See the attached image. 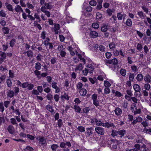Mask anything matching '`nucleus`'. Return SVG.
Listing matches in <instances>:
<instances>
[{"label":"nucleus","instance_id":"nucleus-1","mask_svg":"<svg viewBox=\"0 0 151 151\" xmlns=\"http://www.w3.org/2000/svg\"><path fill=\"white\" fill-rule=\"evenodd\" d=\"M71 146L70 142H61L60 145V147L62 148H63L62 151H70L69 148Z\"/></svg>","mask_w":151,"mask_h":151},{"label":"nucleus","instance_id":"nucleus-2","mask_svg":"<svg viewBox=\"0 0 151 151\" xmlns=\"http://www.w3.org/2000/svg\"><path fill=\"white\" fill-rule=\"evenodd\" d=\"M95 130L96 133L99 135H103L105 133L104 129L101 127H96Z\"/></svg>","mask_w":151,"mask_h":151},{"label":"nucleus","instance_id":"nucleus-3","mask_svg":"<svg viewBox=\"0 0 151 151\" xmlns=\"http://www.w3.org/2000/svg\"><path fill=\"white\" fill-rule=\"evenodd\" d=\"M50 39L48 37H47L46 40L44 41L43 43L46 47H47V46H49V49L52 50L53 48V46L52 43L50 42Z\"/></svg>","mask_w":151,"mask_h":151},{"label":"nucleus","instance_id":"nucleus-4","mask_svg":"<svg viewBox=\"0 0 151 151\" xmlns=\"http://www.w3.org/2000/svg\"><path fill=\"white\" fill-rule=\"evenodd\" d=\"M126 133V130L124 129H122L120 130H118V134L120 135V136L119 137L120 139V141L122 143L124 142V140L121 139H122L123 138H124V135Z\"/></svg>","mask_w":151,"mask_h":151},{"label":"nucleus","instance_id":"nucleus-5","mask_svg":"<svg viewBox=\"0 0 151 151\" xmlns=\"http://www.w3.org/2000/svg\"><path fill=\"white\" fill-rule=\"evenodd\" d=\"M86 68L90 73H92L94 70L93 65L91 62H89Z\"/></svg>","mask_w":151,"mask_h":151},{"label":"nucleus","instance_id":"nucleus-6","mask_svg":"<svg viewBox=\"0 0 151 151\" xmlns=\"http://www.w3.org/2000/svg\"><path fill=\"white\" fill-rule=\"evenodd\" d=\"M57 83L54 81H52L51 84L52 87L55 90V93H58L60 91V89L59 87L57 86Z\"/></svg>","mask_w":151,"mask_h":151},{"label":"nucleus","instance_id":"nucleus-7","mask_svg":"<svg viewBox=\"0 0 151 151\" xmlns=\"http://www.w3.org/2000/svg\"><path fill=\"white\" fill-rule=\"evenodd\" d=\"M110 141L111 142V144H112V148L114 149H116L117 147L116 143L118 145L119 141L115 139H111Z\"/></svg>","mask_w":151,"mask_h":151},{"label":"nucleus","instance_id":"nucleus-8","mask_svg":"<svg viewBox=\"0 0 151 151\" xmlns=\"http://www.w3.org/2000/svg\"><path fill=\"white\" fill-rule=\"evenodd\" d=\"M7 129L9 133L13 134L15 132V129L12 125H9L7 128Z\"/></svg>","mask_w":151,"mask_h":151},{"label":"nucleus","instance_id":"nucleus-9","mask_svg":"<svg viewBox=\"0 0 151 151\" xmlns=\"http://www.w3.org/2000/svg\"><path fill=\"white\" fill-rule=\"evenodd\" d=\"M114 111L115 112V115L116 116H120L122 113V110L118 107L116 108Z\"/></svg>","mask_w":151,"mask_h":151},{"label":"nucleus","instance_id":"nucleus-10","mask_svg":"<svg viewBox=\"0 0 151 151\" xmlns=\"http://www.w3.org/2000/svg\"><path fill=\"white\" fill-rule=\"evenodd\" d=\"M142 121V119L140 116L137 117L135 119L133 120L132 122V124L133 125H134L137 123V122H141Z\"/></svg>","mask_w":151,"mask_h":151},{"label":"nucleus","instance_id":"nucleus-11","mask_svg":"<svg viewBox=\"0 0 151 151\" xmlns=\"http://www.w3.org/2000/svg\"><path fill=\"white\" fill-rule=\"evenodd\" d=\"M86 129V133L88 136L89 137L92 135L93 134V129L92 127L90 128H87Z\"/></svg>","mask_w":151,"mask_h":151},{"label":"nucleus","instance_id":"nucleus-12","mask_svg":"<svg viewBox=\"0 0 151 151\" xmlns=\"http://www.w3.org/2000/svg\"><path fill=\"white\" fill-rule=\"evenodd\" d=\"M14 10L17 13L23 12V9L21 7V6L19 5H17L15 6Z\"/></svg>","mask_w":151,"mask_h":151},{"label":"nucleus","instance_id":"nucleus-13","mask_svg":"<svg viewBox=\"0 0 151 151\" xmlns=\"http://www.w3.org/2000/svg\"><path fill=\"white\" fill-rule=\"evenodd\" d=\"M106 127L108 129L109 128H114L115 127L114 124L111 122H106Z\"/></svg>","mask_w":151,"mask_h":151},{"label":"nucleus","instance_id":"nucleus-14","mask_svg":"<svg viewBox=\"0 0 151 151\" xmlns=\"http://www.w3.org/2000/svg\"><path fill=\"white\" fill-rule=\"evenodd\" d=\"M144 79L145 82L147 83H150L151 81V77L149 75H146Z\"/></svg>","mask_w":151,"mask_h":151},{"label":"nucleus","instance_id":"nucleus-15","mask_svg":"<svg viewBox=\"0 0 151 151\" xmlns=\"http://www.w3.org/2000/svg\"><path fill=\"white\" fill-rule=\"evenodd\" d=\"M133 88L135 92H140L141 88L139 85L137 84H135L133 86Z\"/></svg>","mask_w":151,"mask_h":151},{"label":"nucleus","instance_id":"nucleus-16","mask_svg":"<svg viewBox=\"0 0 151 151\" xmlns=\"http://www.w3.org/2000/svg\"><path fill=\"white\" fill-rule=\"evenodd\" d=\"M90 35L91 37L95 38L98 36V33L95 31H92L91 32Z\"/></svg>","mask_w":151,"mask_h":151},{"label":"nucleus","instance_id":"nucleus-17","mask_svg":"<svg viewBox=\"0 0 151 151\" xmlns=\"http://www.w3.org/2000/svg\"><path fill=\"white\" fill-rule=\"evenodd\" d=\"M5 5L6 8L9 11L11 12L13 11L14 9L13 8L12 5L6 2L5 3Z\"/></svg>","mask_w":151,"mask_h":151},{"label":"nucleus","instance_id":"nucleus-18","mask_svg":"<svg viewBox=\"0 0 151 151\" xmlns=\"http://www.w3.org/2000/svg\"><path fill=\"white\" fill-rule=\"evenodd\" d=\"M7 96L10 98L13 97L14 94V92L11 89L7 91Z\"/></svg>","mask_w":151,"mask_h":151},{"label":"nucleus","instance_id":"nucleus-19","mask_svg":"<svg viewBox=\"0 0 151 151\" xmlns=\"http://www.w3.org/2000/svg\"><path fill=\"white\" fill-rule=\"evenodd\" d=\"M83 68V66L82 64L79 63L76 66L75 68V70L77 71V70H81Z\"/></svg>","mask_w":151,"mask_h":151},{"label":"nucleus","instance_id":"nucleus-20","mask_svg":"<svg viewBox=\"0 0 151 151\" xmlns=\"http://www.w3.org/2000/svg\"><path fill=\"white\" fill-rule=\"evenodd\" d=\"M79 93L81 96H84L87 93V91L85 89H82L80 91Z\"/></svg>","mask_w":151,"mask_h":151},{"label":"nucleus","instance_id":"nucleus-21","mask_svg":"<svg viewBox=\"0 0 151 151\" xmlns=\"http://www.w3.org/2000/svg\"><path fill=\"white\" fill-rule=\"evenodd\" d=\"M134 147V148L132 149L133 151H140V145L139 144H136Z\"/></svg>","mask_w":151,"mask_h":151},{"label":"nucleus","instance_id":"nucleus-22","mask_svg":"<svg viewBox=\"0 0 151 151\" xmlns=\"http://www.w3.org/2000/svg\"><path fill=\"white\" fill-rule=\"evenodd\" d=\"M125 24L128 27H131L132 25V21L131 19H128L126 21Z\"/></svg>","mask_w":151,"mask_h":151},{"label":"nucleus","instance_id":"nucleus-23","mask_svg":"<svg viewBox=\"0 0 151 151\" xmlns=\"http://www.w3.org/2000/svg\"><path fill=\"white\" fill-rule=\"evenodd\" d=\"M2 30L4 34H8L9 32V29L6 27H4L2 28Z\"/></svg>","mask_w":151,"mask_h":151},{"label":"nucleus","instance_id":"nucleus-24","mask_svg":"<svg viewBox=\"0 0 151 151\" xmlns=\"http://www.w3.org/2000/svg\"><path fill=\"white\" fill-rule=\"evenodd\" d=\"M73 108L75 109L76 112L79 113H80L81 109L79 106L75 105L73 107Z\"/></svg>","mask_w":151,"mask_h":151},{"label":"nucleus","instance_id":"nucleus-25","mask_svg":"<svg viewBox=\"0 0 151 151\" xmlns=\"http://www.w3.org/2000/svg\"><path fill=\"white\" fill-rule=\"evenodd\" d=\"M109 46L110 49L114 50L116 47V45L114 42H112L109 44Z\"/></svg>","mask_w":151,"mask_h":151},{"label":"nucleus","instance_id":"nucleus-26","mask_svg":"<svg viewBox=\"0 0 151 151\" xmlns=\"http://www.w3.org/2000/svg\"><path fill=\"white\" fill-rule=\"evenodd\" d=\"M143 79V76L142 74L139 73L137 75L136 77V79L138 81H141Z\"/></svg>","mask_w":151,"mask_h":151},{"label":"nucleus","instance_id":"nucleus-27","mask_svg":"<svg viewBox=\"0 0 151 151\" xmlns=\"http://www.w3.org/2000/svg\"><path fill=\"white\" fill-rule=\"evenodd\" d=\"M34 26L36 27L39 30H41L42 29V28L40 24H38L37 22L35 21L33 23Z\"/></svg>","mask_w":151,"mask_h":151},{"label":"nucleus","instance_id":"nucleus-28","mask_svg":"<svg viewBox=\"0 0 151 151\" xmlns=\"http://www.w3.org/2000/svg\"><path fill=\"white\" fill-rule=\"evenodd\" d=\"M39 142L42 145H43L45 143L46 141L44 137H41L40 138Z\"/></svg>","mask_w":151,"mask_h":151},{"label":"nucleus","instance_id":"nucleus-29","mask_svg":"<svg viewBox=\"0 0 151 151\" xmlns=\"http://www.w3.org/2000/svg\"><path fill=\"white\" fill-rule=\"evenodd\" d=\"M118 134V130L117 131L116 130H112L111 131V135L113 137H114L115 136H117Z\"/></svg>","mask_w":151,"mask_h":151},{"label":"nucleus","instance_id":"nucleus-30","mask_svg":"<svg viewBox=\"0 0 151 151\" xmlns=\"http://www.w3.org/2000/svg\"><path fill=\"white\" fill-rule=\"evenodd\" d=\"M41 66V64L40 63L37 62L35 63V68L37 70H40Z\"/></svg>","mask_w":151,"mask_h":151},{"label":"nucleus","instance_id":"nucleus-31","mask_svg":"<svg viewBox=\"0 0 151 151\" xmlns=\"http://www.w3.org/2000/svg\"><path fill=\"white\" fill-rule=\"evenodd\" d=\"M45 5L46 8L47 9H50L52 7V6L51 4V3H45Z\"/></svg>","mask_w":151,"mask_h":151},{"label":"nucleus","instance_id":"nucleus-32","mask_svg":"<svg viewBox=\"0 0 151 151\" xmlns=\"http://www.w3.org/2000/svg\"><path fill=\"white\" fill-rule=\"evenodd\" d=\"M104 85L105 87L109 88L111 86V83L107 81H104Z\"/></svg>","mask_w":151,"mask_h":151},{"label":"nucleus","instance_id":"nucleus-33","mask_svg":"<svg viewBox=\"0 0 151 151\" xmlns=\"http://www.w3.org/2000/svg\"><path fill=\"white\" fill-rule=\"evenodd\" d=\"M6 77L4 75H2L0 76V88L1 87V84L4 82Z\"/></svg>","mask_w":151,"mask_h":151},{"label":"nucleus","instance_id":"nucleus-34","mask_svg":"<svg viewBox=\"0 0 151 151\" xmlns=\"http://www.w3.org/2000/svg\"><path fill=\"white\" fill-rule=\"evenodd\" d=\"M16 42V40L15 39H12L10 41L9 44L10 47H13L15 44Z\"/></svg>","mask_w":151,"mask_h":151},{"label":"nucleus","instance_id":"nucleus-35","mask_svg":"<svg viewBox=\"0 0 151 151\" xmlns=\"http://www.w3.org/2000/svg\"><path fill=\"white\" fill-rule=\"evenodd\" d=\"M134 77V73H131L129 76V81H133Z\"/></svg>","mask_w":151,"mask_h":151},{"label":"nucleus","instance_id":"nucleus-36","mask_svg":"<svg viewBox=\"0 0 151 151\" xmlns=\"http://www.w3.org/2000/svg\"><path fill=\"white\" fill-rule=\"evenodd\" d=\"M151 87L149 83H145L144 85V88L145 90L149 91Z\"/></svg>","mask_w":151,"mask_h":151},{"label":"nucleus","instance_id":"nucleus-37","mask_svg":"<svg viewBox=\"0 0 151 151\" xmlns=\"http://www.w3.org/2000/svg\"><path fill=\"white\" fill-rule=\"evenodd\" d=\"M6 83L8 87L11 88L12 85V82L11 80L9 79L6 80Z\"/></svg>","mask_w":151,"mask_h":151},{"label":"nucleus","instance_id":"nucleus-38","mask_svg":"<svg viewBox=\"0 0 151 151\" xmlns=\"http://www.w3.org/2000/svg\"><path fill=\"white\" fill-rule=\"evenodd\" d=\"M58 147V146L57 144H53L51 146V148L52 151H55Z\"/></svg>","mask_w":151,"mask_h":151},{"label":"nucleus","instance_id":"nucleus-39","mask_svg":"<svg viewBox=\"0 0 151 151\" xmlns=\"http://www.w3.org/2000/svg\"><path fill=\"white\" fill-rule=\"evenodd\" d=\"M117 17L119 20H122L123 18L122 14L121 12H118L117 13Z\"/></svg>","mask_w":151,"mask_h":151},{"label":"nucleus","instance_id":"nucleus-40","mask_svg":"<svg viewBox=\"0 0 151 151\" xmlns=\"http://www.w3.org/2000/svg\"><path fill=\"white\" fill-rule=\"evenodd\" d=\"M46 108L50 112H54V110L52 106L50 105H47L46 106Z\"/></svg>","mask_w":151,"mask_h":151},{"label":"nucleus","instance_id":"nucleus-41","mask_svg":"<svg viewBox=\"0 0 151 151\" xmlns=\"http://www.w3.org/2000/svg\"><path fill=\"white\" fill-rule=\"evenodd\" d=\"M77 129L81 132H83L85 131V128L82 126H78L77 128Z\"/></svg>","mask_w":151,"mask_h":151},{"label":"nucleus","instance_id":"nucleus-42","mask_svg":"<svg viewBox=\"0 0 151 151\" xmlns=\"http://www.w3.org/2000/svg\"><path fill=\"white\" fill-rule=\"evenodd\" d=\"M120 73L122 76H125L126 74V71L125 69L122 68L120 70Z\"/></svg>","mask_w":151,"mask_h":151},{"label":"nucleus","instance_id":"nucleus-43","mask_svg":"<svg viewBox=\"0 0 151 151\" xmlns=\"http://www.w3.org/2000/svg\"><path fill=\"white\" fill-rule=\"evenodd\" d=\"M78 89H81L83 87V84L81 82L78 83L76 85Z\"/></svg>","mask_w":151,"mask_h":151},{"label":"nucleus","instance_id":"nucleus-44","mask_svg":"<svg viewBox=\"0 0 151 151\" xmlns=\"http://www.w3.org/2000/svg\"><path fill=\"white\" fill-rule=\"evenodd\" d=\"M11 123L13 125H17L16 119L14 118H12L10 119Z\"/></svg>","mask_w":151,"mask_h":151},{"label":"nucleus","instance_id":"nucleus-45","mask_svg":"<svg viewBox=\"0 0 151 151\" xmlns=\"http://www.w3.org/2000/svg\"><path fill=\"white\" fill-rule=\"evenodd\" d=\"M26 53L27 54V55L29 57L31 58L33 56V53L31 50H28Z\"/></svg>","mask_w":151,"mask_h":151},{"label":"nucleus","instance_id":"nucleus-46","mask_svg":"<svg viewBox=\"0 0 151 151\" xmlns=\"http://www.w3.org/2000/svg\"><path fill=\"white\" fill-rule=\"evenodd\" d=\"M111 64L112 63L114 65H116L118 63V60L116 58L111 60Z\"/></svg>","mask_w":151,"mask_h":151},{"label":"nucleus","instance_id":"nucleus-47","mask_svg":"<svg viewBox=\"0 0 151 151\" xmlns=\"http://www.w3.org/2000/svg\"><path fill=\"white\" fill-rule=\"evenodd\" d=\"M58 50L59 52H60L63 50H65V48H64L63 46L62 45H58Z\"/></svg>","mask_w":151,"mask_h":151},{"label":"nucleus","instance_id":"nucleus-48","mask_svg":"<svg viewBox=\"0 0 151 151\" xmlns=\"http://www.w3.org/2000/svg\"><path fill=\"white\" fill-rule=\"evenodd\" d=\"M93 9V8L90 6H88L86 7L85 10L86 11L88 12H91Z\"/></svg>","mask_w":151,"mask_h":151},{"label":"nucleus","instance_id":"nucleus-49","mask_svg":"<svg viewBox=\"0 0 151 151\" xmlns=\"http://www.w3.org/2000/svg\"><path fill=\"white\" fill-rule=\"evenodd\" d=\"M101 31L102 32L107 31V27L106 25H103L101 28Z\"/></svg>","mask_w":151,"mask_h":151},{"label":"nucleus","instance_id":"nucleus-50","mask_svg":"<svg viewBox=\"0 0 151 151\" xmlns=\"http://www.w3.org/2000/svg\"><path fill=\"white\" fill-rule=\"evenodd\" d=\"M99 50L101 51L104 52L105 51L106 48L104 46L102 45H100L99 47Z\"/></svg>","mask_w":151,"mask_h":151},{"label":"nucleus","instance_id":"nucleus-51","mask_svg":"<svg viewBox=\"0 0 151 151\" xmlns=\"http://www.w3.org/2000/svg\"><path fill=\"white\" fill-rule=\"evenodd\" d=\"M89 110L90 109L88 107H86L84 108L83 109V113L86 114L88 113Z\"/></svg>","mask_w":151,"mask_h":151},{"label":"nucleus","instance_id":"nucleus-52","mask_svg":"<svg viewBox=\"0 0 151 151\" xmlns=\"http://www.w3.org/2000/svg\"><path fill=\"white\" fill-rule=\"evenodd\" d=\"M138 14L141 18L142 19L144 18V14L142 12L139 11L138 12Z\"/></svg>","mask_w":151,"mask_h":151},{"label":"nucleus","instance_id":"nucleus-53","mask_svg":"<svg viewBox=\"0 0 151 151\" xmlns=\"http://www.w3.org/2000/svg\"><path fill=\"white\" fill-rule=\"evenodd\" d=\"M60 55L63 57H65L66 55V53L65 51V50L60 51Z\"/></svg>","mask_w":151,"mask_h":151},{"label":"nucleus","instance_id":"nucleus-54","mask_svg":"<svg viewBox=\"0 0 151 151\" xmlns=\"http://www.w3.org/2000/svg\"><path fill=\"white\" fill-rule=\"evenodd\" d=\"M33 149L31 147L27 146L26 148L24 149L25 151H33Z\"/></svg>","mask_w":151,"mask_h":151},{"label":"nucleus","instance_id":"nucleus-55","mask_svg":"<svg viewBox=\"0 0 151 151\" xmlns=\"http://www.w3.org/2000/svg\"><path fill=\"white\" fill-rule=\"evenodd\" d=\"M0 58L4 60L6 58V54L4 52H2L0 53Z\"/></svg>","mask_w":151,"mask_h":151},{"label":"nucleus","instance_id":"nucleus-56","mask_svg":"<svg viewBox=\"0 0 151 151\" xmlns=\"http://www.w3.org/2000/svg\"><path fill=\"white\" fill-rule=\"evenodd\" d=\"M3 105V102H1L0 103V111L2 113L3 112L4 110V108Z\"/></svg>","mask_w":151,"mask_h":151},{"label":"nucleus","instance_id":"nucleus-57","mask_svg":"<svg viewBox=\"0 0 151 151\" xmlns=\"http://www.w3.org/2000/svg\"><path fill=\"white\" fill-rule=\"evenodd\" d=\"M92 27L94 29H97L99 27V25L97 23H94L92 24Z\"/></svg>","mask_w":151,"mask_h":151},{"label":"nucleus","instance_id":"nucleus-58","mask_svg":"<svg viewBox=\"0 0 151 151\" xmlns=\"http://www.w3.org/2000/svg\"><path fill=\"white\" fill-rule=\"evenodd\" d=\"M89 4L92 6H94L96 5L97 3L95 1L92 0L89 2Z\"/></svg>","mask_w":151,"mask_h":151},{"label":"nucleus","instance_id":"nucleus-59","mask_svg":"<svg viewBox=\"0 0 151 151\" xmlns=\"http://www.w3.org/2000/svg\"><path fill=\"white\" fill-rule=\"evenodd\" d=\"M46 98L47 99L50 101L53 99V97L52 94L49 93L46 96Z\"/></svg>","mask_w":151,"mask_h":151},{"label":"nucleus","instance_id":"nucleus-60","mask_svg":"<svg viewBox=\"0 0 151 151\" xmlns=\"http://www.w3.org/2000/svg\"><path fill=\"white\" fill-rule=\"evenodd\" d=\"M10 103V101H5L4 102L3 104L6 108H7L8 107Z\"/></svg>","mask_w":151,"mask_h":151},{"label":"nucleus","instance_id":"nucleus-61","mask_svg":"<svg viewBox=\"0 0 151 151\" xmlns=\"http://www.w3.org/2000/svg\"><path fill=\"white\" fill-rule=\"evenodd\" d=\"M110 92V89L109 88L106 87L104 89V93L105 94H108Z\"/></svg>","mask_w":151,"mask_h":151},{"label":"nucleus","instance_id":"nucleus-62","mask_svg":"<svg viewBox=\"0 0 151 151\" xmlns=\"http://www.w3.org/2000/svg\"><path fill=\"white\" fill-rule=\"evenodd\" d=\"M27 7L30 9H33L34 8V6L32 4L29 3H27Z\"/></svg>","mask_w":151,"mask_h":151},{"label":"nucleus","instance_id":"nucleus-63","mask_svg":"<svg viewBox=\"0 0 151 151\" xmlns=\"http://www.w3.org/2000/svg\"><path fill=\"white\" fill-rule=\"evenodd\" d=\"M53 98H54V99L56 102H58L59 101L60 97L58 95L55 94L53 97Z\"/></svg>","mask_w":151,"mask_h":151},{"label":"nucleus","instance_id":"nucleus-64","mask_svg":"<svg viewBox=\"0 0 151 151\" xmlns=\"http://www.w3.org/2000/svg\"><path fill=\"white\" fill-rule=\"evenodd\" d=\"M82 73L85 76H86L87 75L88 73H89L87 69L86 68H85V69L83 70Z\"/></svg>","mask_w":151,"mask_h":151}]
</instances>
